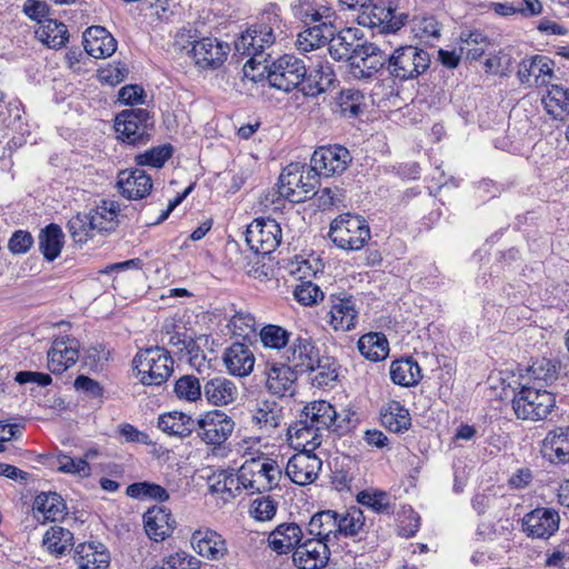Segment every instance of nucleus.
<instances>
[{"label":"nucleus","instance_id":"6","mask_svg":"<svg viewBox=\"0 0 569 569\" xmlns=\"http://www.w3.org/2000/svg\"><path fill=\"white\" fill-rule=\"evenodd\" d=\"M154 120L147 109L132 108L121 111L114 120L118 138L131 146L146 144L151 137Z\"/></svg>","mask_w":569,"mask_h":569},{"label":"nucleus","instance_id":"20","mask_svg":"<svg viewBox=\"0 0 569 569\" xmlns=\"http://www.w3.org/2000/svg\"><path fill=\"white\" fill-rule=\"evenodd\" d=\"M393 9L370 2L358 14V23L369 28H379L381 33H393L398 31L403 22L393 14Z\"/></svg>","mask_w":569,"mask_h":569},{"label":"nucleus","instance_id":"50","mask_svg":"<svg viewBox=\"0 0 569 569\" xmlns=\"http://www.w3.org/2000/svg\"><path fill=\"white\" fill-rule=\"evenodd\" d=\"M337 111L345 117H357L362 112L365 96L357 89L341 90L336 99Z\"/></svg>","mask_w":569,"mask_h":569},{"label":"nucleus","instance_id":"41","mask_svg":"<svg viewBox=\"0 0 569 569\" xmlns=\"http://www.w3.org/2000/svg\"><path fill=\"white\" fill-rule=\"evenodd\" d=\"M33 510L42 513L44 520L57 521L66 515L67 506L57 492H40L34 498Z\"/></svg>","mask_w":569,"mask_h":569},{"label":"nucleus","instance_id":"43","mask_svg":"<svg viewBox=\"0 0 569 569\" xmlns=\"http://www.w3.org/2000/svg\"><path fill=\"white\" fill-rule=\"evenodd\" d=\"M360 353L368 360L377 362L389 355V342L382 332H368L358 340Z\"/></svg>","mask_w":569,"mask_h":569},{"label":"nucleus","instance_id":"23","mask_svg":"<svg viewBox=\"0 0 569 569\" xmlns=\"http://www.w3.org/2000/svg\"><path fill=\"white\" fill-rule=\"evenodd\" d=\"M302 537L300 526L295 522H283L269 533L268 546L277 555H287L298 548Z\"/></svg>","mask_w":569,"mask_h":569},{"label":"nucleus","instance_id":"57","mask_svg":"<svg viewBox=\"0 0 569 569\" xmlns=\"http://www.w3.org/2000/svg\"><path fill=\"white\" fill-rule=\"evenodd\" d=\"M172 152L173 148L169 143L153 147L146 152L136 156V162L138 166L161 168L164 162L171 158Z\"/></svg>","mask_w":569,"mask_h":569},{"label":"nucleus","instance_id":"30","mask_svg":"<svg viewBox=\"0 0 569 569\" xmlns=\"http://www.w3.org/2000/svg\"><path fill=\"white\" fill-rule=\"evenodd\" d=\"M553 61L546 56H532L525 58L519 63L518 79L521 83L533 87L538 80L545 76H551Z\"/></svg>","mask_w":569,"mask_h":569},{"label":"nucleus","instance_id":"18","mask_svg":"<svg viewBox=\"0 0 569 569\" xmlns=\"http://www.w3.org/2000/svg\"><path fill=\"white\" fill-rule=\"evenodd\" d=\"M80 342L68 336L53 340L48 351V369L52 373H62L79 359Z\"/></svg>","mask_w":569,"mask_h":569},{"label":"nucleus","instance_id":"5","mask_svg":"<svg viewBox=\"0 0 569 569\" xmlns=\"http://www.w3.org/2000/svg\"><path fill=\"white\" fill-rule=\"evenodd\" d=\"M429 53L416 46H402L388 57V73L400 81L412 80L430 67Z\"/></svg>","mask_w":569,"mask_h":569},{"label":"nucleus","instance_id":"17","mask_svg":"<svg viewBox=\"0 0 569 569\" xmlns=\"http://www.w3.org/2000/svg\"><path fill=\"white\" fill-rule=\"evenodd\" d=\"M321 467L320 458L309 451H302L289 459L286 475L293 483L306 486L316 481Z\"/></svg>","mask_w":569,"mask_h":569},{"label":"nucleus","instance_id":"48","mask_svg":"<svg viewBox=\"0 0 569 569\" xmlns=\"http://www.w3.org/2000/svg\"><path fill=\"white\" fill-rule=\"evenodd\" d=\"M73 533L60 526H53L43 536L42 543L50 553L64 555L72 547Z\"/></svg>","mask_w":569,"mask_h":569},{"label":"nucleus","instance_id":"42","mask_svg":"<svg viewBox=\"0 0 569 569\" xmlns=\"http://www.w3.org/2000/svg\"><path fill=\"white\" fill-rule=\"evenodd\" d=\"M542 103L553 119L563 120L569 116V88L551 84L542 98Z\"/></svg>","mask_w":569,"mask_h":569},{"label":"nucleus","instance_id":"14","mask_svg":"<svg viewBox=\"0 0 569 569\" xmlns=\"http://www.w3.org/2000/svg\"><path fill=\"white\" fill-rule=\"evenodd\" d=\"M322 350L316 345L311 337L307 333L297 336L287 350V360L295 371L300 375L310 372L313 363L319 360Z\"/></svg>","mask_w":569,"mask_h":569},{"label":"nucleus","instance_id":"39","mask_svg":"<svg viewBox=\"0 0 569 569\" xmlns=\"http://www.w3.org/2000/svg\"><path fill=\"white\" fill-rule=\"evenodd\" d=\"M337 511H318L311 517L307 531L309 535L315 536L316 539H321L328 543L330 541V536H333V538L337 539Z\"/></svg>","mask_w":569,"mask_h":569},{"label":"nucleus","instance_id":"64","mask_svg":"<svg viewBox=\"0 0 569 569\" xmlns=\"http://www.w3.org/2000/svg\"><path fill=\"white\" fill-rule=\"evenodd\" d=\"M251 515L258 521L271 520L277 512V502L271 497H261L252 501Z\"/></svg>","mask_w":569,"mask_h":569},{"label":"nucleus","instance_id":"38","mask_svg":"<svg viewBox=\"0 0 569 569\" xmlns=\"http://www.w3.org/2000/svg\"><path fill=\"white\" fill-rule=\"evenodd\" d=\"M81 569H102L110 562L109 552L100 542L80 543L76 549Z\"/></svg>","mask_w":569,"mask_h":569},{"label":"nucleus","instance_id":"31","mask_svg":"<svg viewBox=\"0 0 569 569\" xmlns=\"http://www.w3.org/2000/svg\"><path fill=\"white\" fill-rule=\"evenodd\" d=\"M158 428L170 436L182 439L196 430L197 423L194 419L183 412L171 411L159 417Z\"/></svg>","mask_w":569,"mask_h":569},{"label":"nucleus","instance_id":"19","mask_svg":"<svg viewBox=\"0 0 569 569\" xmlns=\"http://www.w3.org/2000/svg\"><path fill=\"white\" fill-rule=\"evenodd\" d=\"M329 548L321 539H308L300 542L292 553L293 563L299 569H321L329 561Z\"/></svg>","mask_w":569,"mask_h":569},{"label":"nucleus","instance_id":"25","mask_svg":"<svg viewBox=\"0 0 569 569\" xmlns=\"http://www.w3.org/2000/svg\"><path fill=\"white\" fill-rule=\"evenodd\" d=\"M191 545L201 557L219 560L227 553V543L220 533L211 529L196 530L191 536Z\"/></svg>","mask_w":569,"mask_h":569},{"label":"nucleus","instance_id":"52","mask_svg":"<svg viewBox=\"0 0 569 569\" xmlns=\"http://www.w3.org/2000/svg\"><path fill=\"white\" fill-rule=\"evenodd\" d=\"M126 493L133 499L150 498L159 502H164L169 499V493L163 487L147 481L129 485Z\"/></svg>","mask_w":569,"mask_h":569},{"label":"nucleus","instance_id":"10","mask_svg":"<svg viewBox=\"0 0 569 569\" xmlns=\"http://www.w3.org/2000/svg\"><path fill=\"white\" fill-rule=\"evenodd\" d=\"M198 437L208 446L221 447L231 436L234 421L222 410H211L196 420Z\"/></svg>","mask_w":569,"mask_h":569},{"label":"nucleus","instance_id":"60","mask_svg":"<svg viewBox=\"0 0 569 569\" xmlns=\"http://www.w3.org/2000/svg\"><path fill=\"white\" fill-rule=\"evenodd\" d=\"M260 29L270 30L271 34L282 33V20L279 14V7L274 3L268 4L260 13L259 21L254 24Z\"/></svg>","mask_w":569,"mask_h":569},{"label":"nucleus","instance_id":"62","mask_svg":"<svg viewBox=\"0 0 569 569\" xmlns=\"http://www.w3.org/2000/svg\"><path fill=\"white\" fill-rule=\"evenodd\" d=\"M168 569H200L201 561L186 551L179 550L163 558Z\"/></svg>","mask_w":569,"mask_h":569},{"label":"nucleus","instance_id":"34","mask_svg":"<svg viewBox=\"0 0 569 569\" xmlns=\"http://www.w3.org/2000/svg\"><path fill=\"white\" fill-rule=\"evenodd\" d=\"M203 393L211 405L226 406L234 401L237 388L231 380L214 377L204 383Z\"/></svg>","mask_w":569,"mask_h":569},{"label":"nucleus","instance_id":"26","mask_svg":"<svg viewBox=\"0 0 569 569\" xmlns=\"http://www.w3.org/2000/svg\"><path fill=\"white\" fill-rule=\"evenodd\" d=\"M223 362L233 376H248L254 366V356L246 343L234 342L227 348Z\"/></svg>","mask_w":569,"mask_h":569},{"label":"nucleus","instance_id":"4","mask_svg":"<svg viewBox=\"0 0 569 569\" xmlns=\"http://www.w3.org/2000/svg\"><path fill=\"white\" fill-rule=\"evenodd\" d=\"M132 363L140 382L147 386H160L173 371L172 357L166 348L159 346L140 350Z\"/></svg>","mask_w":569,"mask_h":569},{"label":"nucleus","instance_id":"28","mask_svg":"<svg viewBox=\"0 0 569 569\" xmlns=\"http://www.w3.org/2000/svg\"><path fill=\"white\" fill-rule=\"evenodd\" d=\"M120 206L114 200L102 199L91 209L88 214L92 220L91 227L99 233H110L114 231L119 224L118 214Z\"/></svg>","mask_w":569,"mask_h":569},{"label":"nucleus","instance_id":"22","mask_svg":"<svg viewBox=\"0 0 569 569\" xmlns=\"http://www.w3.org/2000/svg\"><path fill=\"white\" fill-rule=\"evenodd\" d=\"M143 525L147 536L153 541H163L170 537L176 528V520L171 511L164 507L154 506L143 515Z\"/></svg>","mask_w":569,"mask_h":569},{"label":"nucleus","instance_id":"24","mask_svg":"<svg viewBox=\"0 0 569 569\" xmlns=\"http://www.w3.org/2000/svg\"><path fill=\"white\" fill-rule=\"evenodd\" d=\"M87 53L96 59L108 58L117 50V40L103 27L92 26L83 32Z\"/></svg>","mask_w":569,"mask_h":569},{"label":"nucleus","instance_id":"32","mask_svg":"<svg viewBox=\"0 0 569 569\" xmlns=\"http://www.w3.org/2000/svg\"><path fill=\"white\" fill-rule=\"evenodd\" d=\"M333 34V26L330 22H320L309 27L298 34L297 48L301 52H308L323 47Z\"/></svg>","mask_w":569,"mask_h":569},{"label":"nucleus","instance_id":"11","mask_svg":"<svg viewBox=\"0 0 569 569\" xmlns=\"http://www.w3.org/2000/svg\"><path fill=\"white\" fill-rule=\"evenodd\" d=\"M281 228L274 219H256L248 226L246 241L250 249L258 254L273 252L281 242Z\"/></svg>","mask_w":569,"mask_h":569},{"label":"nucleus","instance_id":"61","mask_svg":"<svg viewBox=\"0 0 569 569\" xmlns=\"http://www.w3.org/2000/svg\"><path fill=\"white\" fill-rule=\"evenodd\" d=\"M229 323L232 327L233 335L242 337L243 339L250 338V336L256 332V319L249 312H236Z\"/></svg>","mask_w":569,"mask_h":569},{"label":"nucleus","instance_id":"27","mask_svg":"<svg viewBox=\"0 0 569 569\" xmlns=\"http://www.w3.org/2000/svg\"><path fill=\"white\" fill-rule=\"evenodd\" d=\"M358 32L357 29L348 28L339 32L338 36L333 33L329 39L328 51L330 56L337 61L347 60L351 66L353 54L358 52L362 44L359 42Z\"/></svg>","mask_w":569,"mask_h":569},{"label":"nucleus","instance_id":"63","mask_svg":"<svg viewBox=\"0 0 569 569\" xmlns=\"http://www.w3.org/2000/svg\"><path fill=\"white\" fill-rule=\"evenodd\" d=\"M295 298L303 306H312L323 299V292L311 281L302 282L293 291Z\"/></svg>","mask_w":569,"mask_h":569},{"label":"nucleus","instance_id":"59","mask_svg":"<svg viewBox=\"0 0 569 569\" xmlns=\"http://www.w3.org/2000/svg\"><path fill=\"white\" fill-rule=\"evenodd\" d=\"M174 393L179 399L196 401L201 396L199 379L191 375L180 377L174 383Z\"/></svg>","mask_w":569,"mask_h":569},{"label":"nucleus","instance_id":"49","mask_svg":"<svg viewBox=\"0 0 569 569\" xmlns=\"http://www.w3.org/2000/svg\"><path fill=\"white\" fill-rule=\"evenodd\" d=\"M365 521L363 511L358 507H350L343 515L338 513L337 538L358 536L363 530Z\"/></svg>","mask_w":569,"mask_h":569},{"label":"nucleus","instance_id":"16","mask_svg":"<svg viewBox=\"0 0 569 569\" xmlns=\"http://www.w3.org/2000/svg\"><path fill=\"white\" fill-rule=\"evenodd\" d=\"M388 57L383 50L372 42H363L353 54L351 69L357 78H370L383 67L387 68Z\"/></svg>","mask_w":569,"mask_h":569},{"label":"nucleus","instance_id":"55","mask_svg":"<svg viewBox=\"0 0 569 569\" xmlns=\"http://www.w3.org/2000/svg\"><path fill=\"white\" fill-rule=\"evenodd\" d=\"M317 78L316 84H308L301 89V92L307 97H317L322 92H326L335 82V72L330 64L319 63L313 72Z\"/></svg>","mask_w":569,"mask_h":569},{"label":"nucleus","instance_id":"45","mask_svg":"<svg viewBox=\"0 0 569 569\" xmlns=\"http://www.w3.org/2000/svg\"><path fill=\"white\" fill-rule=\"evenodd\" d=\"M63 238L62 229L56 223H50L40 231L39 249L46 260L53 261L59 257Z\"/></svg>","mask_w":569,"mask_h":569},{"label":"nucleus","instance_id":"1","mask_svg":"<svg viewBox=\"0 0 569 569\" xmlns=\"http://www.w3.org/2000/svg\"><path fill=\"white\" fill-rule=\"evenodd\" d=\"M337 411L335 407L326 400H317L307 403L299 419L288 427L290 438H296L310 445L313 449L321 445L325 431H330L335 425Z\"/></svg>","mask_w":569,"mask_h":569},{"label":"nucleus","instance_id":"58","mask_svg":"<svg viewBox=\"0 0 569 569\" xmlns=\"http://www.w3.org/2000/svg\"><path fill=\"white\" fill-rule=\"evenodd\" d=\"M118 191L129 200L147 197L152 189V180H117Z\"/></svg>","mask_w":569,"mask_h":569},{"label":"nucleus","instance_id":"2","mask_svg":"<svg viewBox=\"0 0 569 569\" xmlns=\"http://www.w3.org/2000/svg\"><path fill=\"white\" fill-rule=\"evenodd\" d=\"M556 406V398L547 389L520 383V389L512 399V409L518 419L540 421L546 419Z\"/></svg>","mask_w":569,"mask_h":569},{"label":"nucleus","instance_id":"35","mask_svg":"<svg viewBox=\"0 0 569 569\" xmlns=\"http://www.w3.org/2000/svg\"><path fill=\"white\" fill-rule=\"evenodd\" d=\"M390 378L396 385L413 387L420 382L422 375L418 362L412 357H407L392 361Z\"/></svg>","mask_w":569,"mask_h":569},{"label":"nucleus","instance_id":"7","mask_svg":"<svg viewBox=\"0 0 569 569\" xmlns=\"http://www.w3.org/2000/svg\"><path fill=\"white\" fill-rule=\"evenodd\" d=\"M329 238L341 249L360 250L370 239V228L362 217L345 213L332 220Z\"/></svg>","mask_w":569,"mask_h":569},{"label":"nucleus","instance_id":"36","mask_svg":"<svg viewBox=\"0 0 569 569\" xmlns=\"http://www.w3.org/2000/svg\"><path fill=\"white\" fill-rule=\"evenodd\" d=\"M340 365L338 360L328 355L325 350L319 357V360L313 363V368L308 375L313 373L310 378L312 386L325 388L335 382L339 377Z\"/></svg>","mask_w":569,"mask_h":569},{"label":"nucleus","instance_id":"47","mask_svg":"<svg viewBox=\"0 0 569 569\" xmlns=\"http://www.w3.org/2000/svg\"><path fill=\"white\" fill-rule=\"evenodd\" d=\"M460 52L467 59L478 60L483 56L490 42L489 39L479 30H462L460 36Z\"/></svg>","mask_w":569,"mask_h":569},{"label":"nucleus","instance_id":"40","mask_svg":"<svg viewBox=\"0 0 569 569\" xmlns=\"http://www.w3.org/2000/svg\"><path fill=\"white\" fill-rule=\"evenodd\" d=\"M381 425L392 432H402L411 426L409 411L399 401L391 400L380 412Z\"/></svg>","mask_w":569,"mask_h":569},{"label":"nucleus","instance_id":"8","mask_svg":"<svg viewBox=\"0 0 569 569\" xmlns=\"http://www.w3.org/2000/svg\"><path fill=\"white\" fill-rule=\"evenodd\" d=\"M349 150L340 144L318 147L310 159L309 172L318 178L342 174L351 162Z\"/></svg>","mask_w":569,"mask_h":569},{"label":"nucleus","instance_id":"13","mask_svg":"<svg viewBox=\"0 0 569 569\" xmlns=\"http://www.w3.org/2000/svg\"><path fill=\"white\" fill-rule=\"evenodd\" d=\"M560 516L553 508L537 507L522 518V528L528 537L549 539L559 530Z\"/></svg>","mask_w":569,"mask_h":569},{"label":"nucleus","instance_id":"53","mask_svg":"<svg viewBox=\"0 0 569 569\" xmlns=\"http://www.w3.org/2000/svg\"><path fill=\"white\" fill-rule=\"evenodd\" d=\"M88 213L78 212L67 223L72 240L77 243H86L93 237L94 228Z\"/></svg>","mask_w":569,"mask_h":569},{"label":"nucleus","instance_id":"37","mask_svg":"<svg viewBox=\"0 0 569 569\" xmlns=\"http://www.w3.org/2000/svg\"><path fill=\"white\" fill-rule=\"evenodd\" d=\"M559 363L548 358H537L527 368L530 386L543 388L558 379Z\"/></svg>","mask_w":569,"mask_h":569},{"label":"nucleus","instance_id":"33","mask_svg":"<svg viewBox=\"0 0 569 569\" xmlns=\"http://www.w3.org/2000/svg\"><path fill=\"white\" fill-rule=\"evenodd\" d=\"M299 373L291 365L272 366L267 379L268 390L278 397L293 393V385Z\"/></svg>","mask_w":569,"mask_h":569},{"label":"nucleus","instance_id":"3","mask_svg":"<svg viewBox=\"0 0 569 569\" xmlns=\"http://www.w3.org/2000/svg\"><path fill=\"white\" fill-rule=\"evenodd\" d=\"M319 180H279L277 190L280 197L292 203L305 202L318 196V207L326 210L338 206L345 199L343 191L337 187L319 190Z\"/></svg>","mask_w":569,"mask_h":569},{"label":"nucleus","instance_id":"51","mask_svg":"<svg viewBox=\"0 0 569 569\" xmlns=\"http://www.w3.org/2000/svg\"><path fill=\"white\" fill-rule=\"evenodd\" d=\"M357 502L370 508L376 513L390 515L393 512L389 495L381 490H362L357 495Z\"/></svg>","mask_w":569,"mask_h":569},{"label":"nucleus","instance_id":"56","mask_svg":"<svg viewBox=\"0 0 569 569\" xmlns=\"http://www.w3.org/2000/svg\"><path fill=\"white\" fill-rule=\"evenodd\" d=\"M254 461L258 462L256 473L264 477L266 479V483L259 486L261 488V492L269 491L272 488L278 487L282 471L277 461L271 458H254Z\"/></svg>","mask_w":569,"mask_h":569},{"label":"nucleus","instance_id":"15","mask_svg":"<svg viewBox=\"0 0 569 569\" xmlns=\"http://www.w3.org/2000/svg\"><path fill=\"white\" fill-rule=\"evenodd\" d=\"M230 47L227 42L206 37L194 41L191 54L194 63L201 69H217L226 61Z\"/></svg>","mask_w":569,"mask_h":569},{"label":"nucleus","instance_id":"29","mask_svg":"<svg viewBox=\"0 0 569 569\" xmlns=\"http://www.w3.org/2000/svg\"><path fill=\"white\" fill-rule=\"evenodd\" d=\"M542 451L551 462L569 463V426L549 431L543 440Z\"/></svg>","mask_w":569,"mask_h":569},{"label":"nucleus","instance_id":"12","mask_svg":"<svg viewBox=\"0 0 569 569\" xmlns=\"http://www.w3.org/2000/svg\"><path fill=\"white\" fill-rule=\"evenodd\" d=\"M274 41L276 36L271 34L270 30H266V28L260 29L253 24L237 38L234 49L239 54L249 57L244 68L250 67L253 69L256 58L262 56L263 51L270 48Z\"/></svg>","mask_w":569,"mask_h":569},{"label":"nucleus","instance_id":"9","mask_svg":"<svg viewBox=\"0 0 569 569\" xmlns=\"http://www.w3.org/2000/svg\"><path fill=\"white\" fill-rule=\"evenodd\" d=\"M306 73L307 68L301 59L284 54L269 67L267 79L271 87L290 92L299 87Z\"/></svg>","mask_w":569,"mask_h":569},{"label":"nucleus","instance_id":"46","mask_svg":"<svg viewBox=\"0 0 569 569\" xmlns=\"http://www.w3.org/2000/svg\"><path fill=\"white\" fill-rule=\"evenodd\" d=\"M36 34L40 41L52 49L62 48L69 37L66 24L56 19H44L42 24L36 30Z\"/></svg>","mask_w":569,"mask_h":569},{"label":"nucleus","instance_id":"21","mask_svg":"<svg viewBox=\"0 0 569 569\" xmlns=\"http://www.w3.org/2000/svg\"><path fill=\"white\" fill-rule=\"evenodd\" d=\"M329 310L330 326L333 330L350 331L355 329L358 317L352 296L346 293L331 295Z\"/></svg>","mask_w":569,"mask_h":569},{"label":"nucleus","instance_id":"44","mask_svg":"<svg viewBox=\"0 0 569 569\" xmlns=\"http://www.w3.org/2000/svg\"><path fill=\"white\" fill-rule=\"evenodd\" d=\"M282 419V407L273 400L261 401L253 415L254 422L269 435L280 426Z\"/></svg>","mask_w":569,"mask_h":569},{"label":"nucleus","instance_id":"54","mask_svg":"<svg viewBox=\"0 0 569 569\" xmlns=\"http://www.w3.org/2000/svg\"><path fill=\"white\" fill-rule=\"evenodd\" d=\"M259 337L263 347L280 350L289 345L291 332L277 325H266Z\"/></svg>","mask_w":569,"mask_h":569}]
</instances>
